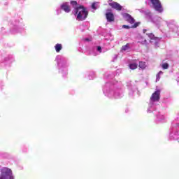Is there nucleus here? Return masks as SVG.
<instances>
[{"instance_id": "nucleus-9", "label": "nucleus", "mask_w": 179, "mask_h": 179, "mask_svg": "<svg viewBox=\"0 0 179 179\" xmlns=\"http://www.w3.org/2000/svg\"><path fill=\"white\" fill-rule=\"evenodd\" d=\"M56 52H59L62 50V44L57 43L55 46Z\"/></svg>"}, {"instance_id": "nucleus-7", "label": "nucleus", "mask_w": 179, "mask_h": 179, "mask_svg": "<svg viewBox=\"0 0 179 179\" xmlns=\"http://www.w3.org/2000/svg\"><path fill=\"white\" fill-rule=\"evenodd\" d=\"M61 9L62 10H64V12H66V13H69V12H71V7L69 6L68 3H66V2L63 3L61 5Z\"/></svg>"}, {"instance_id": "nucleus-18", "label": "nucleus", "mask_w": 179, "mask_h": 179, "mask_svg": "<svg viewBox=\"0 0 179 179\" xmlns=\"http://www.w3.org/2000/svg\"><path fill=\"white\" fill-rule=\"evenodd\" d=\"M97 51H101V47L98 46L97 47Z\"/></svg>"}, {"instance_id": "nucleus-4", "label": "nucleus", "mask_w": 179, "mask_h": 179, "mask_svg": "<svg viewBox=\"0 0 179 179\" xmlns=\"http://www.w3.org/2000/svg\"><path fill=\"white\" fill-rule=\"evenodd\" d=\"M151 101H159L160 100V90L155 91L150 97Z\"/></svg>"}, {"instance_id": "nucleus-1", "label": "nucleus", "mask_w": 179, "mask_h": 179, "mask_svg": "<svg viewBox=\"0 0 179 179\" xmlns=\"http://www.w3.org/2000/svg\"><path fill=\"white\" fill-rule=\"evenodd\" d=\"M76 10V15H77V20L83 21L85 20L88 15L89 12L86 10V8L83 6H80L78 7H76L75 8Z\"/></svg>"}, {"instance_id": "nucleus-21", "label": "nucleus", "mask_w": 179, "mask_h": 179, "mask_svg": "<svg viewBox=\"0 0 179 179\" xmlns=\"http://www.w3.org/2000/svg\"><path fill=\"white\" fill-rule=\"evenodd\" d=\"M157 79H160V76H157Z\"/></svg>"}, {"instance_id": "nucleus-2", "label": "nucleus", "mask_w": 179, "mask_h": 179, "mask_svg": "<svg viewBox=\"0 0 179 179\" xmlns=\"http://www.w3.org/2000/svg\"><path fill=\"white\" fill-rule=\"evenodd\" d=\"M0 179H13L10 169H5L1 171Z\"/></svg>"}, {"instance_id": "nucleus-5", "label": "nucleus", "mask_w": 179, "mask_h": 179, "mask_svg": "<svg viewBox=\"0 0 179 179\" xmlns=\"http://www.w3.org/2000/svg\"><path fill=\"white\" fill-rule=\"evenodd\" d=\"M106 17L107 22H114L115 20L114 14L111 13V9L108 10V12L106 13Z\"/></svg>"}, {"instance_id": "nucleus-24", "label": "nucleus", "mask_w": 179, "mask_h": 179, "mask_svg": "<svg viewBox=\"0 0 179 179\" xmlns=\"http://www.w3.org/2000/svg\"><path fill=\"white\" fill-rule=\"evenodd\" d=\"M146 31V30H144V33Z\"/></svg>"}, {"instance_id": "nucleus-14", "label": "nucleus", "mask_w": 179, "mask_h": 179, "mask_svg": "<svg viewBox=\"0 0 179 179\" xmlns=\"http://www.w3.org/2000/svg\"><path fill=\"white\" fill-rule=\"evenodd\" d=\"M71 5H72V6H76L78 5V1H71L70 2Z\"/></svg>"}, {"instance_id": "nucleus-23", "label": "nucleus", "mask_w": 179, "mask_h": 179, "mask_svg": "<svg viewBox=\"0 0 179 179\" xmlns=\"http://www.w3.org/2000/svg\"><path fill=\"white\" fill-rule=\"evenodd\" d=\"M146 31V30H144V33Z\"/></svg>"}, {"instance_id": "nucleus-20", "label": "nucleus", "mask_w": 179, "mask_h": 179, "mask_svg": "<svg viewBox=\"0 0 179 179\" xmlns=\"http://www.w3.org/2000/svg\"><path fill=\"white\" fill-rule=\"evenodd\" d=\"M85 41H90V40L89 38H85Z\"/></svg>"}, {"instance_id": "nucleus-16", "label": "nucleus", "mask_w": 179, "mask_h": 179, "mask_svg": "<svg viewBox=\"0 0 179 179\" xmlns=\"http://www.w3.org/2000/svg\"><path fill=\"white\" fill-rule=\"evenodd\" d=\"M92 9H94V10L97 9V7H96V3H93L92 4Z\"/></svg>"}, {"instance_id": "nucleus-15", "label": "nucleus", "mask_w": 179, "mask_h": 179, "mask_svg": "<svg viewBox=\"0 0 179 179\" xmlns=\"http://www.w3.org/2000/svg\"><path fill=\"white\" fill-rule=\"evenodd\" d=\"M139 26V22H136L134 25L131 26V29H136Z\"/></svg>"}, {"instance_id": "nucleus-22", "label": "nucleus", "mask_w": 179, "mask_h": 179, "mask_svg": "<svg viewBox=\"0 0 179 179\" xmlns=\"http://www.w3.org/2000/svg\"><path fill=\"white\" fill-rule=\"evenodd\" d=\"M146 31V30H144V33Z\"/></svg>"}, {"instance_id": "nucleus-6", "label": "nucleus", "mask_w": 179, "mask_h": 179, "mask_svg": "<svg viewBox=\"0 0 179 179\" xmlns=\"http://www.w3.org/2000/svg\"><path fill=\"white\" fill-rule=\"evenodd\" d=\"M109 6H111L113 8V9H115L116 10H122V7L121 4H120L115 1L109 3Z\"/></svg>"}, {"instance_id": "nucleus-12", "label": "nucleus", "mask_w": 179, "mask_h": 179, "mask_svg": "<svg viewBox=\"0 0 179 179\" xmlns=\"http://www.w3.org/2000/svg\"><path fill=\"white\" fill-rule=\"evenodd\" d=\"M138 66L141 69H145V68H146V63L144 62H140Z\"/></svg>"}, {"instance_id": "nucleus-3", "label": "nucleus", "mask_w": 179, "mask_h": 179, "mask_svg": "<svg viewBox=\"0 0 179 179\" xmlns=\"http://www.w3.org/2000/svg\"><path fill=\"white\" fill-rule=\"evenodd\" d=\"M152 6L155 10L157 12H163V7L162 6V3L160 0H150Z\"/></svg>"}, {"instance_id": "nucleus-13", "label": "nucleus", "mask_w": 179, "mask_h": 179, "mask_svg": "<svg viewBox=\"0 0 179 179\" xmlns=\"http://www.w3.org/2000/svg\"><path fill=\"white\" fill-rule=\"evenodd\" d=\"M162 68L164 69H169V64L168 63H163L162 64Z\"/></svg>"}, {"instance_id": "nucleus-19", "label": "nucleus", "mask_w": 179, "mask_h": 179, "mask_svg": "<svg viewBox=\"0 0 179 179\" xmlns=\"http://www.w3.org/2000/svg\"><path fill=\"white\" fill-rule=\"evenodd\" d=\"M162 73H163V71H159V72L157 73V76H160V75H162Z\"/></svg>"}, {"instance_id": "nucleus-11", "label": "nucleus", "mask_w": 179, "mask_h": 179, "mask_svg": "<svg viewBox=\"0 0 179 179\" xmlns=\"http://www.w3.org/2000/svg\"><path fill=\"white\" fill-rule=\"evenodd\" d=\"M129 67L134 71L138 68V64L136 63H131L129 65Z\"/></svg>"}, {"instance_id": "nucleus-17", "label": "nucleus", "mask_w": 179, "mask_h": 179, "mask_svg": "<svg viewBox=\"0 0 179 179\" xmlns=\"http://www.w3.org/2000/svg\"><path fill=\"white\" fill-rule=\"evenodd\" d=\"M123 29H131V27L128 26V25H123L122 26Z\"/></svg>"}, {"instance_id": "nucleus-8", "label": "nucleus", "mask_w": 179, "mask_h": 179, "mask_svg": "<svg viewBox=\"0 0 179 179\" xmlns=\"http://www.w3.org/2000/svg\"><path fill=\"white\" fill-rule=\"evenodd\" d=\"M124 17H125L127 22H128L131 24H134V23H135V19H134V17H132V16H131V15L126 13V14H124Z\"/></svg>"}, {"instance_id": "nucleus-10", "label": "nucleus", "mask_w": 179, "mask_h": 179, "mask_svg": "<svg viewBox=\"0 0 179 179\" xmlns=\"http://www.w3.org/2000/svg\"><path fill=\"white\" fill-rule=\"evenodd\" d=\"M129 48H130L129 43H127L126 45L122 46L121 51L122 52L127 51L129 50Z\"/></svg>"}]
</instances>
